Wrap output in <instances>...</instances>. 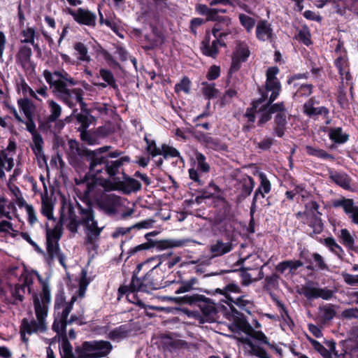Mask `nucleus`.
<instances>
[{
    "instance_id": "32",
    "label": "nucleus",
    "mask_w": 358,
    "mask_h": 358,
    "mask_svg": "<svg viewBox=\"0 0 358 358\" xmlns=\"http://www.w3.org/2000/svg\"><path fill=\"white\" fill-rule=\"evenodd\" d=\"M340 242L347 248L353 249L355 247V236L347 229H342L338 234Z\"/></svg>"
},
{
    "instance_id": "56",
    "label": "nucleus",
    "mask_w": 358,
    "mask_h": 358,
    "mask_svg": "<svg viewBox=\"0 0 358 358\" xmlns=\"http://www.w3.org/2000/svg\"><path fill=\"white\" fill-rule=\"evenodd\" d=\"M344 348V354H348L358 350V341L357 338H350L340 343Z\"/></svg>"
},
{
    "instance_id": "42",
    "label": "nucleus",
    "mask_w": 358,
    "mask_h": 358,
    "mask_svg": "<svg viewBox=\"0 0 358 358\" xmlns=\"http://www.w3.org/2000/svg\"><path fill=\"white\" fill-rule=\"evenodd\" d=\"M0 234H3L5 236H10L12 238H16L19 231L13 229L11 222L3 220L0 222Z\"/></svg>"
},
{
    "instance_id": "20",
    "label": "nucleus",
    "mask_w": 358,
    "mask_h": 358,
    "mask_svg": "<svg viewBox=\"0 0 358 358\" xmlns=\"http://www.w3.org/2000/svg\"><path fill=\"white\" fill-rule=\"evenodd\" d=\"M234 245L231 241L224 242L218 239L213 243L210 246V251L213 257H217L230 252L234 249Z\"/></svg>"
},
{
    "instance_id": "38",
    "label": "nucleus",
    "mask_w": 358,
    "mask_h": 358,
    "mask_svg": "<svg viewBox=\"0 0 358 358\" xmlns=\"http://www.w3.org/2000/svg\"><path fill=\"white\" fill-rule=\"evenodd\" d=\"M272 113L278 112L275 121L278 126H284L286 123V114L283 103H279L271 106Z\"/></svg>"
},
{
    "instance_id": "8",
    "label": "nucleus",
    "mask_w": 358,
    "mask_h": 358,
    "mask_svg": "<svg viewBox=\"0 0 358 358\" xmlns=\"http://www.w3.org/2000/svg\"><path fill=\"white\" fill-rule=\"evenodd\" d=\"M48 105L50 115L44 122H40L39 128L42 131L57 134L59 132L64 126L63 121L58 120L62 114V107L53 100H48Z\"/></svg>"
},
{
    "instance_id": "49",
    "label": "nucleus",
    "mask_w": 358,
    "mask_h": 358,
    "mask_svg": "<svg viewBox=\"0 0 358 358\" xmlns=\"http://www.w3.org/2000/svg\"><path fill=\"white\" fill-rule=\"evenodd\" d=\"M308 226L313 229L314 234H320L323 229V224L320 217L314 213L308 221Z\"/></svg>"
},
{
    "instance_id": "16",
    "label": "nucleus",
    "mask_w": 358,
    "mask_h": 358,
    "mask_svg": "<svg viewBox=\"0 0 358 358\" xmlns=\"http://www.w3.org/2000/svg\"><path fill=\"white\" fill-rule=\"evenodd\" d=\"M256 37L260 41L273 42L276 38L271 24L267 20H259L256 26Z\"/></svg>"
},
{
    "instance_id": "58",
    "label": "nucleus",
    "mask_w": 358,
    "mask_h": 358,
    "mask_svg": "<svg viewBox=\"0 0 358 358\" xmlns=\"http://www.w3.org/2000/svg\"><path fill=\"white\" fill-rule=\"evenodd\" d=\"M144 139L147 144L146 150L152 157L161 155V148L157 147L155 141L149 139L147 136H145Z\"/></svg>"
},
{
    "instance_id": "36",
    "label": "nucleus",
    "mask_w": 358,
    "mask_h": 358,
    "mask_svg": "<svg viewBox=\"0 0 358 358\" xmlns=\"http://www.w3.org/2000/svg\"><path fill=\"white\" fill-rule=\"evenodd\" d=\"M241 194L243 197H247L252 193L255 182L252 178L250 176H245L241 180Z\"/></svg>"
},
{
    "instance_id": "46",
    "label": "nucleus",
    "mask_w": 358,
    "mask_h": 358,
    "mask_svg": "<svg viewBox=\"0 0 358 358\" xmlns=\"http://www.w3.org/2000/svg\"><path fill=\"white\" fill-rule=\"evenodd\" d=\"M35 29L34 28L28 27L22 31V36L24 38L21 40L22 43H27L31 44L35 48H38V46L37 44H35L34 38H35Z\"/></svg>"
},
{
    "instance_id": "17",
    "label": "nucleus",
    "mask_w": 358,
    "mask_h": 358,
    "mask_svg": "<svg viewBox=\"0 0 358 358\" xmlns=\"http://www.w3.org/2000/svg\"><path fill=\"white\" fill-rule=\"evenodd\" d=\"M76 300V296H73L71 301L66 302L64 294L63 292L58 293L56 295L55 301V315H63L64 317L69 316Z\"/></svg>"
},
{
    "instance_id": "48",
    "label": "nucleus",
    "mask_w": 358,
    "mask_h": 358,
    "mask_svg": "<svg viewBox=\"0 0 358 358\" xmlns=\"http://www.w3.org/2000/svg\"><path fill=\"white\" fill-rule=\"evenodd\" d=\"M19 108L23 112L27 118L32 117L33 106L27 99H20L17 101Z\"/></svg>"
},
{
    "instance_id": "7",
    "label": "nucleus",
    "mask_w": 358,
    "mask_h": 358,
    "mask_svg": "<svg viewBox=\"0 0 358 358\" xmlns=\"http://www.w3.org/2000/svg\"><path fill=\"white\" fill-rule=\"evenodd\" d=\"M102 185L106 190H117L125 194H130L133 192L139 190L141 188V184L136 179L129 177H124V180H102L99 182V186ZM97 187L99 184L94 185L91 187L90 192L93 196L97 194Z\"/></svg>"
},
{
    "instance_id": "11",
    "label": "nucleus",
    "mask_w": 358,
    "mask_h": 358,
    "mask_svg": "<svg viewBox=\"0 0 358 358\" xmlns=\"http://www.w3.org/2000/svg\"><path fill=\"white\" fill-rule=\"evenodd\" d=\"M33 275L26 273L24 271L20 275L19 282L10 289V293L13 298V303L21 302L24 299V294L26 292L29 294L32 292Z\"/></svg>"
},
{
    "instance_id": "19",
    "label": "nucleus",
    "mask_w": 358,
    "mask_h": 358,
    "mask_svg": "<svg viewBox=\"0 0 358 358\" xmlns=\"http://www.w3.org/2000/svg\"><path fill=\"white\" fill-rule=\"evenodd\" d=\"M318 103L313 99H308L303 105V113L309 117L324 115L329 114V110L324 106H317Z\"/></svg>"
},
{
    "instance_id": "52",
    "label": "nucleus",
    "mask_w": 358,
    "mask_h": 358,
    "mask_svg": "<svg viewBox=\"0 0 358 358\" xmlns=\"http://www.w3.org/2000/svg\"><path fill=\"white\" fill-rule=\"evenodd\" d=\"M119 294L120 295L126 294L127 299L129 301H130L132 303H138L140 304L141 302L139 301L138 299L136 297V295L135 294L134 290L130 289L127 286H122L118 289Z\"/></svg>"
},
{
    "instance_id": "22",
    "label": "nucleus",
    "mask_w": 358,
    "mask_h": 358,
    "mask_svg": "<svg viewBox=\"0 0 358 358\" xmlns=\"http://www.w3.org/2000/svg\"><path fill=\"white\" fill-rule=\"evenodd\" d=\"M303 294L308 299L322 298L324 300H329L333 296L334 292L327 287L319 288L312 287L306 288Z\"/></svg>"
},
{
    "instance_id": "39",
    "label": "nucleus",
    "mask_w": 358,
    "mask_h": 358,
    "mask_svg": "<svg viewBox=\"0 0 358 358\" xmlns=\"http://www.w3.org/2000/svg\"><path fill=\"white\" fill-rule=\"evenodd\" d=\"M62 236V229L58 224L52 229L46 231V244L59 243Z\"/></svg>"
},
{
    "instance_id": "30",
    "label": "nucleus",
    "mask_w": 358,
    "mask_h": 358,
    "mask_svg": "<svg viewBox=\"0 0 358 358\" xmlns=\"http://www.w3.org/2000/svg\"><path fill=\"white\" fill-rule=\"evenodd\" d=\"M99 76L105 81V83H94L95 86L101 88H105L109 85L113 88H116L117 85L113 74L109 70L101 69L99 70Z\"/></svg>"
},
{
    "instance_id": "14",
    "label": "nucleus",
    "mask_w": 358,
    "mask_h": 358,
    "mask_svg": "<svg viewBox=\"0 0 358 358\" xmlns=\"http://www.w3.org/2000/svg\"><path fill=\"white\" fill-rule=\"evenodd\" d=\"M66 13L71 15L73 20L80 24L88 27H94L96 25V15L89 10L82 8L78 10H73L67 8Z\"/></svg>"
},
{
    "instance_id": "5",
    "label": "nucleus",
    "mask_w": 358,
    "mask_h": 358,
    "mask_svg": "<svg viewBox=\"0 0 358 358\" xmlns=\"http://www.w3.org/2000/svg\"><path fill=\"white\" fill-rule=\"evenodd\" d=\"M78 209L80 213L79 220L77 219L73 210L70 208L67 217L62 215L61 221L73 233L77 232L79 224L83 225L85 228L87 241L92 243L99 236L103 227H98L97 221L94 219V211L90 206L83 208L79 206Z\"/></svg>"
},
{
    "instance_id": "57",
    "label": "nucleus",
    "mask_w": 358,
    "mask_h": 358,
    "mask_svg": "<svg viewBox=\"0 0 358 358\" xmlns=\"http://www.w3.org/2000/svg\"><path fill=\"white\" fill-rule=\"evenodd\" d=\"M197 163V169L203 173H207L210 171V165L206 161V157L200 152H196L195 155Z\"/></svg>"
},
{
    "instance_id": "43",
    "label": "nucleus",
    "mask_w": 358,
    "mask_h": 358,
    "mask_svg": "<svg viewBox=\"0 0 358 358\" xmlns=\"http://www.w3.org/2000/svg\"><path fill=\"white\" fill-rule=\"evenodd\" d=\"M161 155H163L164 159L170 157H178L180 162H184L182 157L180 156V152L175 148L164 144L161 148Z\"/></svg>"
},
{
    "instance_id": "26",
    "label": "nucleus",
    "mask_w": 358,
    "mask_h": 358,
    "mask_svg": "<svg viewBox=\"0 0 358 358\" xmlns=\"http://www.w3.org/2000/svg\"><path fill=\"white\" fill-rule=\"evenodd\" d=\"M243 348L245 352L250 355L258 358H271L264 349L254 345L250 339L243 340Z\"/></svg>"
},
{
    "instance_id": "47",
    "label": "nucleus",
    "mask_w": 358,
    "mask_h": 358,
    "mask_svg": "<svg viewBox=\"0 0 358 358\" xmlns=\"http://www.w3.org/2000/svg\"><path fill=\"white\" fill-rule=\"evenodd\" d=\"M196 10L201 14H206L207 18L209 20H215V15L218 12L225 13L226 10L223 9L216 10L210 9L205 5H199L196 7Z\"/></svg>"
},
{
    "instance_id": "44",
    "label": "nucleus",
    "mask_w": 358,
    "mask_h": 358,
    "mask_svg": "<svg viewBox=\"0 0 358 358\" xmlns=\"http://www.w3.org/2000/svg\"><path fill=\"white\" fill-rule=\"evenodd\" d=\"M41 212L48 220L54 219L53 205L48 198L42 197Z\"/></svg>"
},
{
    "instance_id": "55",
    "label": "nucleus",
    "mask_w": 358,
    "mask_h": 358,
    "mask_svg": "<svg viewBox=\"0 0 358 358\" xmlns=\"http://www.w3.org/2000/svg\"><path fill=\"white\" fill-rule=\"evenodd\" d=\"M128 329L125 326H120L110 333V338L114 341H120L127 336Z\"/></svg>"
},
{
    "instance_id": "3",
    "label": "nucleus",
    "mask_w": 358,
    "mask_h": 358,
    "mask_svg": "<svg viewBox=\"0 0 358 358\" xmlns=\"http://www.w3.org/2000/svg\"><path fill=\"white\" fill-rule=\"evenodd\" d=\"M103 179H96L93 181H87L86 184V189L85 190V196L92 200L96 201L99 208L108 215H114L117 213H121L122 217L126 218L131 216L134 213V209L130 208L129 201L115 194H103L106 190L102 185L97 187V194L94 196L91 195L90 190L92 185H99Z\"/></svg>"
},
{
    "instance_id": "29",
    "label": "nucleus",
    "mask_w": 358,
    "mask_h": 358,
    "mask_svg": "<svg viewBox=\"0 0 358 358\" xmlns=\"http://www.w3.org/2000/svg\"><path fill=\"white\" fill-rule=\"evenodd\" d=\"M329 178L333 182L342 188L345 189H349L350 188L351 180L346 173L343 172L330 171Z\"/></svg>"
},
{
    "instance_id": "1",
    "label": "nucleus",
    "mask_w": 358,
    "mask_h": 358,
    "mask_svg": "<svg viewBox=\"0 0 358 358\" xmlns=\"http://www.w3.org/2000/svg\"><path fill=\"white\" fill-rule=\"evenodd\" d=\"M111 148L110 146H103L93 151L87 152V160L90 163L89 175L92 179L89 181H93L96 179H104L102 174L107 175L111 180H117L115 176L120 173H124L122 167L125 164L130 162V157L122 156L117 159H107L104 157L103 153L108 152Z\"/></svg>"
},
{
    "instance_id": "59",
    "label": "nucleus",
    "mask_w": 358,
    "mask_h": 358,
    "mask_svg": "<svg viewBox=\"0 0 358 358\" xmlns=\"http://www.w3.org/2000/svg\"><path fill=\"white\" fill-rule=\"evenodd\" d=\"M75 50L78 52V59L83 62H89L90 57L88 55L87 47L82 43H77L74 46Z\"/></svg>"
},
{
    "instance_id": "51",
    "label": "nucleus",
    "mask_w": 358,
    "mask_h": 358,
    "mask_svg": "<svg viewBox=\"0 0 358 358\" xmlns=\"http://www.w3.org/2000/svg\"><path fill=\"white\" fill-rule=\"evenodd\" d=\"M329 349L325 347L319 352L324 358L329 357L331 355L334 357H338V352L336 350V343L334 341H329L326 343Z\"/></svg>"
},
{
    "instance_id": "24",
    "label": "nucleus",
    "mask_w": 358,
    "mask_h": 358,
    "mask_svg": "<svg viewBox=\"0 0 358 358\" xmlns=\"http://www.w3.org/2000/svg\"><path fill=\"white\" fill-rule=\"evenodd\" d=\"M336 8V12L343 15L346 10L358 15V0H330Z\"/></svg>"
},
{
    "instance_id": "27",
    "label": "nucleus",
    "mask_w": 358,
    "mask_h": 358,
    "mask_svg": "<svg viewBox=\"0 0 358 358\" xmlns=\"http://www.w3.org/2000/svg\"><path fill=\"white\" fill-rule=\"evenodd\" d=\"M303 265L301 260H289L284 261L279 263L276 266V271L281 273H285L287 271L288 273L294 274L296 271Z\"/></svg>"
},
{
    "instance_id": "40",
    "label": "nucleus",
    "mask_w": 358,
    "mask_h": 358,
    "mask_svg": "<svg viewBox=\"0 0 358 358\" xmlns=\"http://www.w3.org/2000/svg\"><path fill=\"white\" fill-rule=\"evenodd\" d=\"M306 150L308 155H309L310 156H314L317 158L323 159L333 160L334 159L331 155L327 153L325 150L322 149L312 147L310 145H307L306 147Z\"/></svg>"
},
{
    "instance_id": "54",
    "label": "nucleus",
    "mask_w": 358,
    "mask_h": 358,
    "mask_svg": "<svg viewBox=\"0 0 358 358\" xmlns=\"http://www.w3.org/2000/svg\"><path fill=\"white\" fill-rule=\"evenodd\" d=\"M324 243L332 252L338 256H340L343 252L342 248L331 237L325 238Z\"/></svg>"
},
{
    "instance_id": "37",
    "label": "nucleus",
    "mask_w": 358,
    "mask_h": 358,
    "mask_svg": "<svg viewBox=\"0 0 358 358\" xmlns=\"http://www.w3.org/2000/svg\"><path fill=\"white\" fill-rule=\"evenodd\" d=\"M189 239H167L160 242L159 247L162 249H168L173 248H181L190 242Z\"/></svg>"
},
{
    "instance_id": "35",
    "label": "nucleus",
    "mask_w": 358,
    "mask_h": 358,
    "mask_svg": "<svg viewBox=\"0 0 358 358\" xmlns=\"http://www.w3.org/2000/svg\"><path fill=\"white\" fill-rule=\"evenodd\" d=\"M329 137L336 143H344L348 140V135L344 133L341 127L330 129Z\"/></svg>"
},
{
    "instance_id": "21",
    "label": "nucleus",
    "mask_w": 358,
    "mask_h": 358,
    "mask_svg": "<svg viewBox=\"0 0 358 358\" xmlns=\"http://www.w3.org/2000/svg\"><path fill=\"white\" fill-rule=\"evenodd\" d=\"M258 176L260 184L255 192L252 199V206H255L259 196L264 198L265 194H268L271 189V184L267 178L266 175L263 172H259Z\"/></svg>"
},
{
    "instance_id": "50",
    "label": "nucleus",
    "mask_w": 358,
    "mask_h": 358,
    "mask_svg": "<svg viewBox=\"0 0 358 358\" xmlns=\"http://www.w3.org/2000/svg\"><path fill=\"white\" fill-rule=\"evenodd\" d=\"M329 349L325 347L319 352L324 358L329 357L331 355L334 357H338V352L336 350V343L334 341H329L326 343Z\"/></svg>"
},
{
    "instance_id": "62",
    "label": "nucleus",
    "mask_w": 358,
    "mask_h": 358,
    "mask_svg": "<svg viewBox=\"0 0 358 358\" xmlns=\"http://www.w3.org/2000/svg\"><path fill=\"white\" fill-rule=\"evenodd\" d=\"M203 85L202 92L206 98L210 99L217 96L218 90L215 87L214 84L203 83Z\"/></svg>"
},
{
    "instance_id": "18",
    "label": "nucleus",
    "mask_w": 358,
    "mask_h": 358,
    "mask_svg": "<svg viewBox=\"0 0 358 358\" xmlns=\"http://www.w3.org/2000/svg\"><path fill=\"white\" fill-rule=\"evenodd\" d=\"M46 250L47 253H45V260L49 264H51L52 262L55 259H58L60 264L64 268H66V257L62 252L59 243H53V244H46Z\"/></svg>"
},
{
    "instance_id": "28",
    "label": "nucleus",
    "mask_w": 358,
    "mask_h": 358,
    "mask_svg": "<svg viewBox=\"0 0 358 358\" xmlns=\"http://www.w3.org/2000/svg\"><path fill=\"white\" fill-rule=\"evenodd\" d=\"M14 166L13 157L0 151V178H5V171H10Z\"/></svg>"
},
{
    "instance_id": "60",
    "label": "nucleus",
    "mask_w": 358,
    "mask_h": 358,
    "mask_svg": "<svg viewBox=\"0 0 358 358\" xmlns=\"http://www.w3.org/2000/svg\"><path fill=\"white\" fill-rule=\"evenodd\" d=\"M191 88V82L189 78L185 77L180 82L175 85V92L180 93L181 92L189 94Z\"/></svg>"
},
{
    "instance_id": "15",
    "label": "nucleus",
    "mask_w": 358,
    "mask_h": 358,
    "mask_svg": "<svg viewBox=\"0 0 358 358\" xmlns=\"http://www.w3.org/2000/svg\"><path fill=\"white\" fill-rule=\"evenodd\" d=\"M334 207H342L351 222L358 226V206L352 199L343 198L334 202Z\"/></svg>"
},
{
    "instance_id": "10",
    "label": "nucleus",
    "mask_w": 358,
    "mask_h": 358,
    "mask_svg": "<svg viewBox=\"0 0 358 358\" xmlns=\"http://www.w3.org/2000/svg\"><path fill=\"white\" fill-rule=\"evenodd\" d=\"M225 32L222 31L220 25L215 24L212 29V35L207 34L202 42L201 51L203 55L215 58L221 45L220 38L225 36Z\"/></svg>"
},
{
    "instance_id": "6",
    "label": "nucleus",
    "mask_w": 358,
    "mask_h": 358,
    "mask_svg": "<svg viewBox=\"0 0 358 358\" xmlns=\"http://www.w3.org/2000/svg\"><path fill=\"white\" fill-rule=\"evenodd\" d=\"M111 350L108 341H86L76 348V358H101L107 356Z\"/></svg>"
},
{
    "instance_id": "61",
    "label": "nucleus",
    "mask_w": 358,
    "mask_h": 358,
    "mask_svg": "<svg viewBox=\"0 0 358 358\" xmlns=\"http://www.w3.org/2000/svg\"><path fill=\"white\" fill-rule=\"evenodd\" d=\"M296 88V92L294 94V97L308 96L313 92V85L310 84H299Z\"/></svg>"
},
{
    "instance_id": "31",
    "label": "nucleus",
    "mask_w": 358,
    "mask_h": 358,
    "mask_svg": "<svg viewBox=\"0 0 358 358\" xmlns=\"http://www.w3.org/2000/svg\"><path fill=\"white\" fill-rule=\"evenodd\" d=\"M43 145L44 141L41 134L32 136L31 148L38 159L45 160V159Z\"/></svg>"
},
{
    "instance_id": "12",
    "label": "nucleus",
    "mask_w": 358,
    "mask_h": 358,
    "mask_svg": "<svg viewBox=\"0 0 358 358\" xmlns=\"http://www.w3.org/2000/svg\"><path fill=\"white\" fill-rule=\"evenodd\" d=\"M250 55L248 44L245 42L237 41L231 55V64L229 72L231 73L238 71L241 64L245 62Z\"/></svg>"
},
{
    "instance_id": "2",
    "label": "nucleus",
    "mask_w": 358,
    "mask_h": 358,
    "mask_svg": "<svg viewBox=\"0 0 358 358\" xmlns=\"http://www.w3.org/2000/svg\"><path fill=\"white\" fill-rule=\"evenodd\" d=\"M43 76L52 89L53 93L70 108H73L77 103L80 105L81 108L84 107L83 90L80 88H67V84L76 85V81L66 71H55L52 73L50 71L45 70Z\"/></svg>"
},
{
    "instance_id": "4",
    "label": "nucleus",
    "mask_w": 358,
    "mask_h": 358,
    "mask_svg": "<svg viewBox=\"0 0 358 358\" xmlns=\"http://www.w3.org/2000/svg\"><path fill=\"white\" fill-rule=\"evenodd\" d=\"M32 298L37 321L34 320L29 321L27 319L22 320L20 334L24 342L27 341L25 337L26 334L30 335L38 331L42 332L46 329L45 318L48 315V305L51 301L50 289L48 285L44 282L40 296L33 294Z\"/></svg>"
},
{
    "instance_id": "25",
    "label": "nucleus",
    "mask_w": 358,
    "mask_h": 358,
    "mask_svg": "<svg viewBox=\"0 0 358 358\" xmlns=\"http://www.w3.org/2000/svg\"><path fill=\"white\" fill-rule=\"evenodd\" d=\"M136 275V274H134V275L132 278L131 284L129 287H128L130 289H133L134 291L138 292L140 291L149 292L152 289H157V287L155 286L152 280L146 281V284H143L141 278H138Z\"/></svg>"
},
{
    "instance_id": "63",
    "label": "nucleus",
    "mask_w": 358,
    "mask_h": 358,
    "mask_svg": "<svg viewBox=\"0 0 358 358\" xmlns=\"http://www.w3.org/2000/svg\"><path fill=\"white\" fill-rule=\"evenodd\" d=\"M196 279L195 278H192L189 280L184 281L181 283L180 287H178L175 293L177 294L187 292L191 291L193 289V286L196 284Z\"/></svg>"
},
{
    "instance_id": "41",
    "label": "nucleus",
    "mask_w": 358,
    "mask_h": 358,
    "mask_svg": "<svg viewBox=\"0 0 358 358\" xmlns=\"http://www.w3.org/2000/svg\"><path fill=\"white\" fill-rule=\"evenodd\" d=\"M68 316L64 317L63 315H55V319L52 325V329L58 334H64L66 331Z\"/></svg>"
},
{
    "instance_id": "9",
    "label": "nucleus",
    "mask_w": 358,
    "mask_h": 358,
    "mask_svg": "<svg viewBox=\"0 0 358 358\" xmlns=\"http://www.w3.org/2000/svg\"><path fill=\"white\" fill-rule=\"evenodd\" d=\"M240 291L238 286L235 284H229L224 289H217L216 292L224 296L226 302L229 305L234 303L239 306L247 313H250L251 309L253 307V302L250 299H246L245 296H234L231 294H238Z\"/></svg>"
},
{
    "instance_id": "53",
    "label": "nucleus",
    "mask_w": 358,
    "mask_h": 358,
    "mask_svg": "<svg viewBox=\"0 0 358 358\" xmlns=\"http://www.w3.org/2000/svg\"><path fill=\"white\" fill-rule=\"evenodd\" d=\"M238 18L241 25L247 30L248 32H250L255 24V20L243 13L240 14Z\"/></svg>"
},
{
    "instance_id": "23",
    "label": "nucleus",
    "mask_w": 358,
    "mask_h": 358,
    "mask_svg": "<svg viewBox=\"0 0 358 358\" xmlns=\"http://www.w3.org/2000/svg\"><path fill=\"white\" fill-rule=\"evenodd\" d=\"M334 64L338 71L341 82L348 83L350 80L351 76L348 66V59L345 54L338 56L334 61Z\"/></svg>"
},
{
    "instance_id": "64",
    "label": "nucleus",
    "mask_w": 358,
    "mask_h": 358,
    "mask_svg": "<svg viewBox=\"0 0 358 358\" xmlns=\"http://www.w3.org/2000/svg\"><path fill=\"white\" fill-rule=\"evenodd\" d=\"M60 354L62 358H76V352L73 354L72 347L67 341L62 343Z\"/></svg>"
},
{
    "instance_id": "45",
    "label": "nucleus",
    "mask_w": 358,
    "mask_h": 358,
    "mask_svg": "<svg viewBox=\"0 0 358 358\" xmlns=\"http://www.w3.org/2000/svg\"><path fill=\"white\" fill-rule=\"evenodd\" d=\"M319 312L320 315L325 321L331 320L336 315L334 306L331 304H326L323 306H320Z\"/></svg>"
},
{
    "instance_id": "13",
    "label": "nucleus",
    "mask_w": 358,
    "mask_h": 358,
    "mask_svg": "<svg viewBox=\"0 0 358 358\" xmlns=\"http://www.w3.org/2000/svg\"><path fill=\"white\" fill-rule=\"evenodd\" d=\"M279 73V69L276 66H272L266 71V89L268 92H271L268 102L271 103L278 96L281 86L276 76Z\"/></svg>"
},
{
    "instance_id": "34",
    "label": "nucleus",
    "mask_w": 358,
    "mask_h": 358,
    "mask_svg": "<svg viewBox=\"0 0 358 358\" xmlns=\"http://www.w3.org/2000/svg\"><path fill=\"white\" fill-rule=\"evenodd\" d=\"M247 338L250 339V341L255 345H257V344L254 343L251 338H255V339L262 342V343L266 344V345L269 343L268 338L262 331H253L252 333L250 334V336H246L245 338L242 337L238 339L239 345H241L242 348H243V340L247 339ZM257 346H258V345H257ZM260 348H261V346H260ZM262 348L264 349L262 347ZM243 349H244V348H243ZM244 352L245 355H248V354L246 353L245 351H244ZM249 356H250V355H249Z\"/></svg>"
},
{
    "instance_id": "33",
    "label": "nucleus",
    "mask_w": 358,
    "mask_h": 358,
    "mask_svg": "<svg viewBox=\"0 0 358 358\" xmlns=\"http://www.w3.org/2000/svg\"><path fill=\"white\" fill-rule=\"evenodd\" d=\"M201 141L205 144V145L210 149L215 150H223L225 149V145L220 143V141L213 138L209 134H203L201 136Z\"/></svg>"
}]
</instances>
